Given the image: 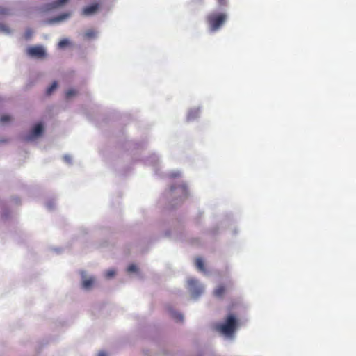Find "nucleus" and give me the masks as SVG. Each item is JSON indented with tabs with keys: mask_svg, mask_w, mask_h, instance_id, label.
<instances>
[{
	"mask_svg": "<svg viewBox=\"0 0 356 356\" xmlns=\"http://www.w3.org/2000/svg\"><path fill=\"white\" fill-rule=\"evenodd\" d=\"M200 108L191 109L187 114V120L192 121L196 119L200 114Z\"/></svg>",
	"mask_w": 356,
	"mask_h": 356,
	"instance_id": "13",
	"label": "nucleus"
},
{
	"mask_svg": "<svg viewBox=\"0 0 356 356\" xmlns=\"http://www.w3.org/2000/svg\"><path fill=\"white\" fill-rule=\"evenodd\" d=\"M225 291V289L223 286H219L213 291V295L217 298H221L223 296Z\"/></svg>",
	"mask_w": 356,
	"mask_h": 356,
	"instance_id": "16",
	"label": "nucleus"
},
{
	"mask_svg": "<svg viewBox=\"0 0 356 356\" xmlns=\"http://www.w3.org/2000/svg\"><path fill=\"white\" fill-rule=\"evenodd\" d=\"M127 272L129 273H138V268L135 264H131L127 267Z\"/></svg>",
	"mask_w": 356,
	"mask_h": 356,
	"instance_id": "24",
	"label": "nucleus"
},
{
	"mask_svg": "<svg viewBox=\"0 0 356 356\" xmlns=\"http://www.w3.org/2000/svg\"><path fill=\"white\" fill-rule=\"evenodd\" d=\"M69 0H56L54 2L49 3L42 7V12H48L51 10L64 6Z\"/></svg>",
	"mask_w": 356,
	"mask_h": 356,
	"instance_id": "8",
	"label": "nucleus"
},
{
	"mask_svg": "<svg viewBox=\"0 0 356 356\" xmlns=\"http://www.w3.org/2000/svg\"><path fill=\"white\" fill-rule=\"evenodd\" d=\"M13 33V29L10 27L8 24H0V34L10 35Z\"/></svg>",
	"mask_w": 356,
	"mask_h": 356,
	"instance_id": "12",
	"label": "nucleus"
},
{
	"mask_svg": "<svg viewBox=\"0 0 356 356\" xmlns=\"http://www.w3.org/2000/svg\"><path fill=\"white\" fill-rule=\"evenodd\" d=\"M154 159L155 162L158 160L157 158H156V156H154Z\"/></svg>",
	"mask_w": 356,
	"mask_h": 356,
	"instance_id": "32",
	"label": "nucleus"
},
{
	"mask_svg": "<svg viewBox=\"0 0 356 356\" xmlns=\"http://www.w3.org/2000/svg\"><path fill=\"white\" fill-rule=\"evenodd\" d=\"M115 274H116L115 270L113 268H111V269L106 270L104 272V277L108 280H111L115 277Z\"/></svg>",
	"mask_w": 356,
	"mask_h": 356,
	"instance_id": "17",
	"label": "nucleus"
},
{
	"mask_svg": "<svg viewBox=\"0 0 356 356\" xmlns=\"http://www.w3.org/2000/svg\"><path fill=\"white\" fill-rule=\"evenodd\" d=\"M97 32L94 30L89 29L85 33V37L88 39H94L97 37Z\"/></svg>",
	"mask_w": 356,
	"mask_h": 356,
	"instance_id": "19",
	"label": "nucleus"
},
{
	"mask_svg": "<svg viewBox=\"0 0 356 356\" xmlns=\"http://www.w3.org/2000/svg\"><path fill=\"white\" fill-rule=\"evenodd\" d=\"M3 217L6 218L8 216V211H5L3 214H2Z\"/></svg>",
	"mask_w": 356,
	"mask_h": 356,
	"instance_id": "30",
	"label": "nucleus"
},
{
	"mask_svg": "<svg viewBox=\"0 0 356 356\" xmlns=\"http://www.w3.org/2000/svg\"><path fill=\"white\" fill-rule=\"evenodd\" d=\"M58 88L57 81H54L52 84L47 88L46 93L47 95H51Z\"/></svg>",
	"mask_w": 356,
	"mask_h": 356,
	"instance_id": "18",
	"label": "nucleus"
},
{
	"mask_svg": "<svg viewBox=\"0 0 356 356\" xmlns=\"http://www.w3.org/2000/svg\"><path fill=\"white\" fill-rule=\"evenodd\" d=\"M187 289L193 299L197 300L204 291V285L195 278L187 280Z\"/></svg>",
	"mask_w": 356,
	"mask_h": 356,
	"instance_id": "4",
	"label": "nucleus"
},
{
	"mask_svg": "<svg viewBox=\"0 0 356 356\" xmlns=\"http://www.w3.org/2000/svg\"><path fill=\"white\" fill-rule=\"evenodd\" d=\"M63 161H64L65 163H68V164H70V163H72V157H71V156L67 155V154L64 155V156H63Z\"/></svg>",
	"mask_w": 356,
	"mask_h": 356,
	"instance_id": "27",
	"label": "nucleus"
},
{
	"mask_svg": "<svg viewBox=\"0 0 356 356\" xmlns=\"http://www.w3.org/2000/svg\"><path fill=\"white\" fill-rule=\"evenodd\" d=\"M6 140H3V139H1V140L0 142H6Z\"/></svg>",
	"mask_w": 356,
	"mask_h": 356,
	"instance_id": "33",
	"label": "nucleus"
},
{
	"mask_svg": "<svg viewBox=\"0 0 356 356\" xmlns=\"http://www.w3.org/2000/svg\"><path fill=\"white\" fill-rule=\"evenodd\" d=\"M76 94H77V91L76 90L70 89L66 92L65 98L67 100H70L72 97L76 96Z\"/></svg>",
	"mask_w": 356,
	"mask_h": 356,
	"instance_id": "22",
	"label": "nucleus"
},
{
	"mask_svg": "<svg viewBox=\"0 0 356 356\" xmlns=\"http://www.w3.org/2000/svg\"><path fill=\"white\" fill-rule=\"evenodd\" d=\"M239 327V322L236 317L232 314H229L225 322L216 325V330L225 337V339L234 341L235 334Z\"/></svg>",
	"mask_w": 356,
	"mask_h": 356,
	"instance_id": "2",
	"label": "nucleus"
},
{
	"mask_svg": "<svg viewBox=\"0 0 356 356\" xmlns=\"http://www.w3.org/2000/svg\"><path fill=\"white\" fill-rule=\"evenodd\" d=\"M188 195V191L185 183L172 184L165 193L167 200L172 207L182 202Z\"/></svg>",
	"mask_w": 356,
	"mask_h": 356,
	"instance_id": "1",
	"label": "nucleus"
},
{
	"mask_svg": "<svg viewBox=\"0 0 356 356\" xmlns=\"http://www.w3.org/2000/svg\"><path fill=\"white\" fill-rule=\"evenodd\" d=\"M11 120V117L8 115H3L0 116V123L4 124Z\"/></svg>",
	"mask_w": 356,
	"mask_h": 356,
	"instance_id": "23",
	"label": "nucleus"
},
{
	"mask_svg": "<svg viewBox=\"0 0 356 356\" xmlns=\"http://www.w3.org/2000/svg\"><path fill=\"white\" fill-rule=\"evenodd\" d=\"M27 54L34 58L41 59L47 56L45 48L42 45L31 46L26 49Z\"/></svg>",
	"mask_w": 356,
	"mask_h": 356,
	"instance_id": "6",
	"label": "nucleus"
},
{
	"mask_svg": "<svg viewBox=\"0 0 356 356\" xmlns=\"http://www.w3.org/2000/svg\"><path fill=\"white\" fill-rule=\"evenodd\" d=\"M56 203L54 200H49L46 203L47 208L51 211L55 208Z\"/></svg>",
	"mask_w": 356,
	"mask_h": 356,
	"instance_id": "25",
	"label": "nucleus"
},
{
	"mask_svg": "<svg viewBox=\"0 0 356 356\" xmlns=\"http://www.w3.org/2000/svg\"><path fill=\"white\" fill-rule=\"evenodd\" d=\"M99 6L97 3H92L91 5L86 6L82 11L83 15L86 16H90L94 15L98 10Z\"/></svg>",
	"mask_w": 356,
	"mask_h": 356,
	"instance_id": "9",
	"label": "nucleus"
},
{
	"mask_svg": "<svg viewBox=\"0 0 356 356\" xmlns=\"http://www.w3.org/2000/svg\"><path fill=\"white\" fill-rule=\"evenodd\" d=\"M69 14L67 13H63L58 15H56L55 16H53L50 17L48 20H47L45 22H60L63 20H65L68 18Z\"/></svg>",
	"mask_w": 356,
	"mask_h": 356,
	"instance_id": "11",
	"label": "nucleus"
},
{
	"mask_svg": "<svg viewBox=\"0 0 356 356\" xmlns=\"http://www.w3.org/2000/svg\"><path fill=\"white\" fill-rule=\"evenodd\" d=\"M195 266L199 271H200L202 273L205 272L204 262L201 258H197L195 259Z\"/></svg>",
	"mask_w": 356,
	"mask_h": 356,
	"instance_id": "15",
	"label": "nucleus"
},
{
	"mask_svg": "<svg viewBox=\"0 0 356 356\" xmlns=\"http://www.w3.org/2000/svg\"><path fill=\"white\" fill-rule=\"evenodd\" d=\"M229 19L226 13H212L208 16V22H225Z\"/></svg>",
	"mask_w": 356,
	"mask_h": 356,
	"instance_id": "7",
	"label": "nucleus"
},
{
	"mask_svg": "<svg viewBox=\"0 0 356 356\" xmlns=\"http://www.w3.org/2000/svg\"><path fill=\"white\" fill-rule=\"evenodd\" d=\"M169 312L170 316L177 322V323H183L184 320V317L183 314L175 310V309L170 307Z\"/></svg>",
	"mask_w": 356,
	"mask_h": 356,
	"instance_id": "10",
	"label": "nucleus"
},
{
	"mask_svg": "<svg viewBox=\"0 0 356 356\" xmlns=\"http://www.w3.org/2000/svg\"><path fill=\"white\" fill-rule=\"evenodd\" d=\"M180 172L179 170H173L170 172V176L171 177H177L180 176Z\"/></svg>",
	"mask_w": 356,
	"mask_h": 356,
	"instance_id": "28",
	"label": "nucleus"
},
{
	"mask_svg": "<svg viewBox=\"0 0 356 356\" xmlns=\"http://www.w3.org/2000/svg\"><path fill=\"white\" fill-rule=\"evenodd\" d=\"M9 13H10L9 10L0 6V15H9Z\"/></svg>",
	"mask_w": 356,
	"mask_h": 356,
	"instance_id": "26",
	"label": "nucleus"
},
{
	"mask_svg": "<svg viewBox=\"0 0 356 356\" xmlns=\"http://www.w3.org/2000/svg\"><path fill=\"white\" fill-rule=\"evenodd\" d=\"M44 131L43 123L38 122L35 124L30 131L23 136V140L28 143H33L42 137Z\"/></svg>",
	"mask_w": 356,
	"mask_h": 356,
	"instance_id": "3",
	"label": "nucleus"
},
{
	"mask_svg": "<svg viewBox=\"0 0 356 356\" xmlns=\"http://www.w3.org/2000/svg\"><path fill=\"white\" fill-rule=\"evenodd\" d=\"M97 356H107V355L104 352H100L98 353Z\"/></svg>",
	"mask_w": 356,
	"mask_h": 356,
	"instance_id": "31",
	"label": "nucleus"
},
{
	"mask_svg": "<svg viewBox=\"0 0 356 356\" xmlns=\"http://www.w3.org/2000/svg\"><path fill=\"white\" fill-rule=\"evenodd\" d=\"M81 287L84 291H91L97 282V278L95 275H90L86 271H81Z\"/></svg>",
	"mask_w": 356,
	"mask_h": 356,
	"instance_id": "5",
	"label": "nucleus"
},
{
	"mask_svg": "<svg viewBox=\"0 0 356 356\" xmlns=\"http://www.w3.org/2000/svg\"><path fill=\"white\" fill-rule=\"evenodd\" d=\"M33 33H34V31L30 29V28H28L26 31H25V33H24V38L26 40H29L32 38L33 35Z\"/></svg>",
	"mask_w": 356,
	"mask_h": 356,
	"instance_id": "21",
	"label": "nucleus"
},
{
	"mask_svg": "<svg viewBox=\"0 0 356 356\" xmlns=\"http://www.w3.org/2000/svg\"><path fill=\"white\" fill-rule=\"evenodd\" d=\"M70 44V40L67 38L63 39L58 44V47L59 49H65Z\"/></svg>",
	"mask_w": 356,
	"mask_h": 356,
	"instance_id": "20",
	"label": "nucleus"
},
{
	"mask_svg": "<svg viewBox=\"0 0 356 356\" xmlns=\"http://www.w3.org/2000/svg\"><path fill=\"white\" fill-rule=\"evenodd\" d=\"M217 1L220 6H225L227 4V0H217Z\"/></svg>",
	"mask_w": 356,
	"mask_h": 356,
	"instance_id": "29",
	"label": "nucleus"
},
{
	"mask_svg": "<svg viewBox=\"0 0 356 356\" xmlns=\"http://www.w3.org/2000/svg\"><path fill=\"white\" fill-rule=\"evenodd\" d=\"M222 25L223 24H210L208 30L211 33H213L220 30Z\"/></svg>",
	"mask_w": 356,
	"mask_h": 356,
	"instance_id": "14",
	"label": "nucleus"
}]
</instances>
